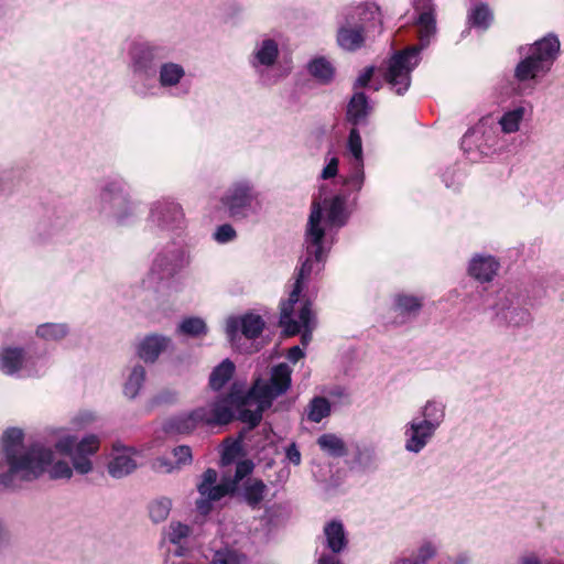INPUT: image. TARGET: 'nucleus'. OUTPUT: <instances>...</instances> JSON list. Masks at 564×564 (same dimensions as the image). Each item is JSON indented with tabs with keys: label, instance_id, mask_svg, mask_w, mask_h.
Instances as JSON below:
<instances>
[{
	"label": "nucleus",
	"instance_id": "nucleus-1",
	"mask_svg": "<svg viewBox=\"0 0 564 564\" xmlns=\"http://www.w3.org/2000/svg\"><path fill=\"white\" fill-rule=\"evenodd\" d=\"M291 373L292 370L286 364H280L272 368L269 381L258 379L246 395L231 392L206 408L176 416L171 420L170 430L191 433L199 426L226 424L232 419L234 406L238 411L239 420L254 427L273 400L288 391L291 386Z\"/></svg>",
	"mask_w": 564,
	"mask_h": 564
},
{
	"label": "nucleus",
	"instance_id": "nucleus-2",
	"mask_svg": "<svg viewBox=\"0 0 564 564\" xmlns=\"http://www.w3.org/2000/svg\"><path fill=\"white\" fill-rule=\"evenodd\" d=\"M23 432L19 429H9L2 437L9 471L0 477V484L6 487H18L23 481H31L40 477L45 470L53 479H69L73 468L68 463L58 460L53 463V453L42 444L35 443L24 448Z\"/></svg>",
	"mask_w": 564,
	"mask_h": 564
},
{
	"label": "nucleus",
	"instance_id": "nucleus-3",
	"mask_svg": "<svg viewBox=\"0 0 564 564\" xmlns=\"http://www.w3.org/2000/svg\"><path fill=\"white\" fill-rule=\"evenodd\" d=\"M414 10L417 14L416 25L421 47L411 46L394 54L389 61L384 78L391 88L402 95L411 84V72L419 64V52L425 46L435 32V19L431 0H414Z\"/></svg>",
	"mask_w": 564,
	"mask_h": 564
},
{
	"label": "nucleus",
	"instance_id": "nucleus-4",
	"mask_svg": "<svg viewBox=\"0 0 564 564\" xmlns=\"http://www.w3.org/2000/svg\"><path fill=\"white\" fill-rule=\"evenodd\" d=\"M345 220V200L341 197L336 196L327 203L325 219H323L319 203H313L305 235L306 259L304 260L308 261L310 259L311 272L314 269L319 271L322 269L321 263L326 258L325 225L341 227Z\"/></svg>",
	"mask_w": 564,
	"mask_h": 564
},
{
	"label": "nucleus",
	"instance_id": "nucleus-5",
	"mask_svg": "<svg viewBox=\"0 0 564 564\" xmlns=\"http://www.w3.org/2000/svg\"><path fill=\"white\" fill-rule=\"evenodd\" d=\"M311 274L310 260L303 261L293 290L288 301L281 304L280 325L288 336H294L302 332V344L307 345L312 339L316 319L312 312L311 303L300 299L304 281Z\"/></svg>",
	"mask_w": 564,
	"mask_h": 564
},
{
	"label": "nucleus",
	"instance_id": "nucleus-6",
	"mask_svg": "<svg viewBox=\"0 0 564 564\" xmlns=\"http://www.w3.org/2000/svg\"><path fill=\"white\" fill-rule=\"evenodd\" d=\"M253 463L251 460H240L236 466L234 479L224 478L220 484H216L217 473L215 469L208 468L203 474V479L197 489L200 498L196 502L199 513L207 514L212 510V502L220 500L223 497L234 492L239 481L251 474Z\"/></svg>",
	"mask_w": 564,
	"mask_h": 564
},
{
	"label": "nucleus",
	"instance_id": "nucleus-7",
	"mask_svg": "<svg viewBox=\"0 0 564 564\" xmlns=\"http://www.w3.org/2000/svg\"><path fill=\"white\" fill-rule=\"evenodd\" d=\"M560 51V41L549 35L536 41L530 48V54L522 59L516 68V77L520 82L534 79L546 74Z\"/></svg>",
	"mask_w": 564,
	"mask_h": 564
},
{
	"label": "nucleus",
	"instance_id": "nucleus-8",
	"mask_svg": "<svg viewBox=\"0 0 564 564\" xmlns=\"http://www.w3.org/2000/svg\"><path fill=\"white\" fill-rule=\"evenodd\" d=\"M55 443L56 449L72 458L74 469L82 475H86L93 470V463L89 456L94 455L99 446L100 441L96 435L84 437L80 442L69 434L62 432Z\"/></svg>",
	"mask_w": 564,
	"mask_h": 564
},
{
	"label": "nucleus",
	"instance_id": "nucleus-9",
	"mask_svg": "<svg viewBox=\"0 0 564 564\" xmlns=\"http://www.w3.org/2000/svg\"><path fill=\"white\" fill-rule=\"evenodd\" d=\"M347 155L349 156L350 173L346 176L345 184L354 191H359L364 184L365 174L361 138L356 128L351 129L349 133Z\"/></svg>",
	"mask_w": 564,
	"mask_h": 564
},
{
	"label": "nucleus",
	"instance_id": "nucleus-10",
	"mask_svg": "<svg viewBox=\"0 0 564 564\" xmlns=\"http://www.w3.org/2000/svg\"><path fill=\"white\" fill-rule=\"evenodd\" d=\"M138 467V452L132 447L115 446L108 463V473L113 478H122Z\"/></svg>",
	"mask_w": 564,
	"mask_h": 564
},
{
	"label": "nucleus",
	"instance_id": "nucleus-11",
	"mask_svg": "<svg viewBox=\"0 0 564 564\" xmlns=\"http://www.w3.org/2000/svg\"><path fill=\"white\" fill-rule=\"evenodd\" d=\"M347 24L368 32L381 25V13L375 3H364L354 8L347 15Z\"/></svg>",
	"mask_w": 564,
	"mask_h": 564
},
{
	"label": "nucleus",
	"instance_id": "nucleus-12",
	"mask_svg": "<svg viewBox=\"0 0 564 564\" xmlns=\"http://www.w3.org/2000/svg\"><path fill=\"white\" fill-rule=\"evenodd\" d=\"M252 202L251 188L243 183L236 184L223 199L232 217L246 216L251 209Z\"/></svg>",
	"mask_w": 564,
	"mask_h": 564
},
{
	"label": "nucleus",
	"instance_id": "nucleus-13",
	"mask_svg": "<svg viewBox=\"0 0 564 564\" xmlns=\"http://www.w3.org/2000/svg\"><path fill=\"white\" fill-rule=\"evenodd\" d=\"M264 326L262 318L258 315L247 314L241 318L230 317L227 319L226 333L230 341H234L241 328L242 334L251 339L260 335Z\"/></svg>",
	"mask_w": 564,
	"mask_h": 564
},
{
	"label": "nucleus",
	"instance_id": "nucleus-14",
	"mask_svg": "<svg viewBox=\"0 0 564 564\" xmlns=\"http://www.w3.org/2000/svg\"><path fill=\"white\" fill-rule=\"evenodd\" d=\"M436 430L431 427L427 423L413 420L405 429V449L412 453H419L424 448Z\"/></svg>",
	"mask_w": 564,
	"mask_h": 564
},
{
	"label": "nucleus",
	"instance_id": "nucleus-15",
	"mask_svg": "<svg viewBox=\"0 0 564 564\" xmlns=\"http://www.w3.org/2000/svg\"><path fill=\"white\" fill-rule=\"evenodd\" d=\"M151 217L164 227H173L181 224L183 212L174 202L159 203L151 212Z\"/></svg>",
	"mask_w": 564,
	"mask_h": 564
},
{
	"label": "nucleus",
	"instance_id": "nucleus-16",
	"mask_svg": "<svg viewBox=\"0 0 564 564\" xmlns=\"http://www.w3.org/2000/svg\"><path fill=\"white\" fill-rule=\"evenodd\" d=\"M498 262L492 257H475L469 264V273L481 282L491 281L498 270Z\"/></svg>",
	"mask_w": 564,
	"mask_h": 564
},
{
	"label": "nucleus",
	"instance_id": "nucleus-17",
	"mask_svg": "<svg viewBox=\"0 0 564 564\" xmlns=\"http://www.w3.org/2000/svg\"><path fill=\"white\" fill-rule=\"evenodd\" d=\"M169 344V339L160 336H148L139 345L138 354L144 361H154L161 351H163Z\"/></svg>",
	"mask_w": 564,
	"mask_h": 564
},
{
	"label": "nucleus",
	"instance_id": "nucleus-18",
	"mask_svg": "<svg viewBox=\"0 0 564 564\" xmlns=\"http://www.w3.org/2000/svg\"><path fill=\"white\" fill-rule=\"evenodd\" d=\"M26 362L23 351L18 348H3L0 351V369L7 375H13Z\"/></svg>",
	"mask_w": 564,
	"mask_h": 564
},
{
	"label": "nucleus",
	"instance_id": "nucleus-19",
	"mask_svg": "<svg viewBox=\"0 0 564 564\" xmlns=\"http://www.w3.org/2000/svg\"><path fill=\"white\" fill-rule=\"evenodd\" d=\"M327 546L334 552H340L347 543L344 527L340 522L332 521L324 528Z\"/></svg>",
	"mask_w": 564,
	"mask_h": 564
},
{
	"label": "nucleus",
	"instance_id": "nucleus-20",
	"mask_svg": "<svg viewBox=\"0 0 564 564\" xmlns=\"http://www.w3.org/2000/svg\"><path fill=\"white\" fill-rule=\"evenodd\" d=\"M338 44L348 51L357 50L364 42V32L356 26L346 25L340 26L337 35Z\"/></svg>",
	"mask_w": 564,
	"mask_h": 564
},
{
	"label": "nucleus",
	"instance_id": "nucleus-21",
	"mask_svg": "<svg viewBox=\"0 0 564 564\" xmlns=\"http://www.w3.org/2000/svg\"><path fill=\"white\" fill-rule=\"evenodd\" d=\"M235 372V365L229 359H225L218 365L209 377V384L212 389H221L232 377Z\"/></svg>",
	"mask_w": 564,
	"mask_h": 564
},
{
	"label": "nucleus",
	"instance_id": "nucleus-22",
	"mask_svg": "<svg viewBox=\"0 0 564 564\" xmlns=\"http://www.w3.org/2000/svg\"><path fill=\"white\" fill-rule=\"evenodd\" d=\"M369 106L366 96L361 93H356L348 105V120L354 124H358L367 116Z\"/></svg>",
	"mask_w": 564,
	"mask_h": 564
},
{
	"label": "nucleus",
	"instance_id": "nucleus-23",
	"mask_svg": "<svg viewBox=\"0 0 564 564\" xmlns=\"http://www.w3.org/2000/svg\"><path fill=\"white\" fill-rule=\"evenodd\" d=\"M423 421L434 430L441 425L445 416V406L436 401H429L422 410Z\"/></svg>",
	"mask_w": 564,
	"mask_h": 564
},
{
	"label": "nucleus",
	"instance_id": "nucleus-24",
	"mask_svg": "<svg viewBox=\"0 0 564 564\" xmlns=\"http://www.w3.org/2000/svg\"><path fill=\"white\" fill-rule=\"evenodd\" d=\"M468 20L473 26L486 30L491 24L494 14L487 4L479 3L470 10Z\"/></svg>",
	"mask_w": 564,
	"mask_h": 564
},
{
	"label": "nucleus",
	"instance_id": "nucleus-25",
	"mask_svg": "<svg viewBox=\"0 0 564 564\" xmlns=\"http://www.w3.org/2000/svg\"><path fill=\"white\" fill-rule=\"evenodd\" d=\"M267 486L262 480L250 479L245 485L243 497L249 506L257 507L264 497Z\"/></svg>",
	"mask_w": 564,
	"mask_h": 564
},
{
	"label": "nucleus",
	"instance_id": "nucleus-26",
	"mask_svg": "<svg viewBox=\"0 0 564 564\" xmlns=\"http://www.w3.org/2000/svg\"><path fill=\"white\" fill-rule=\"evenodd\" d=\"M317 444L324 452L332 456L339 457L346 454L345 443L334 434H323L318 437Z\"/></svg>",
	"mask_w": 564,
	"mask_h": 564
},
{
	"label": "nucleus",
	"instance_id": "nucleus-27",
	"mask_svg": "<svg viewBox=\"0 0 564 564\" xmlns=\"http://www.w3.org/2000/svg\"><path fill=\"white\" fill-rule=\"evenodd\" d=\"M524 113L525 109L523 107H518L513 110L507 111L499 120L502 131L505 133L518 131Z\"/></svg>",
	"mask_w": 564,
	"mask_h": 564
},
{
	"label": "nucleus",
	"instance_id": "nucleus-28",
	"mask_svg": "<svg viewBox=\"0 0 564 564\" xmlns=\"http://www.w3.org/2000/svg\"><path fill=\"white\" fill-rule=\"evenodd\" d=\"M329 412L330 404L328 400L322 397H316L308 404L307 419L312 422L318 423L324 417L328 416Z\"/></svg>",
	"mask_w": 564,
	"mask_h": 564
},
{
	"label": "nucleus",
	"instance_id": "nucleus-29",
	"mask_svg": "<svg viewBox=\"0 0 564 564\" xmlns=\"http://www.w3.org/2000/svg\"><path fill=\"white\" fill-rule=\"evenodd\" d=\"M172 500L166 497L154 499L149 505V514L152 521L162 522L164 521L171 511Z\"/></svg>",
	"mask_w": 564,
	"mask_h": 564
},
{
	"label": "nucleus",
	"instance_id": "nucleus-30",
	"mask_svg": "<svg viewBox=\"0 0 564 564\" xmlns=\"http://www.w3.org/2000/svg\"><path fill=\"white\" fill-rule=\"evenodd\" d=\"M278 56V45L272 40L262 42L260 48L256 53V59L261 65H272Z\"/></svg>",
	"mask_w": 564,
	"mask_h": 564
},
{
	"label": "nucleus",
	"instance_id": "nucleus-31",
	"mask_svg": "<svg viewBox=\"0 0 564 564\" xmlns=\"http://www.w3.org/2000/svg\"><path fill=\"white\" fill-rule=\"evenodd\" d=\"M183 68L173 63L164 64L161 67L160 80L163 86H173L183 77Z\"/></svg>",
	"mask_w": 564,
	"mask_h": 564
},
{
	"label": "nucleus",
	"instance_id": "nucleus-32",
	"mask_svg": "<svg viewBox=\"0 0 564 564\" xmlns=\"http://www.w3.org/2000/svg\"><path fill=\"white\" fill-rule=\"evenodd\" d=\"M178 332L187 336L196 337L206 334L207 327L202 318L188 317L180 324Z\"/></svg>",
	"mask_w": 564,
	"mask_h": 564
},
{
	"label": "nucleus",
	"instance_id": "nucleus-33",
	"mask_svg": "<svg viewBox=\"0 0 564 564\" xmlns=\"http://www.w3.org/2000/svg\"><path fill=\"white\" fill-rule=\"evenodd\" d=\"M311 74L321 82H328L334 76V67L325 58H316L310 64Z\"/></svg>",
	"mask_w": 564,
	"mask_h": 564
},
{
	"label": "nucleus",
	"instance_id": "nucleus-34",
	"mask_svg": "<svg viewBox=\"0 0 564 564\" xmlns=\"http://www.w3.org/2000/svg\"><path fill=\"white\" fill-rule=\"evenodd\" d=\"M422 306L421 299L413 295L400 294L395 299V308L402 314L419 312Z\"/></svg>",
	"mask_w": 564,
	"mask_h": 564
},
{
	"label": "nucleus",
	"instance_id": "nucleus-35",
	"mask_svg": "<svg viewBox=\"0 0 564 564\" xmlns=\"http://www.w3.org/2000/svg\"><path fill=\"white\" fill-rule=\"evenodd\" d=\"M145 371L142 367L133 368L130 373L126 384H124V394L129 398H134L144 380Z\"/></svg>",
	"mask_w": 564,
	"mask_h": 564
},
{
	"label": "nucleus",
	"instance_id": "nucleus-36",
	"mask_svg": "<svg viewBox=\"0 0 564 564\" xmlns=\"http://www.w3.org/2000/svg\"><path fill=\"white\" fill-rule=\"evenodd\" d=\"M67 333L65 325L62 324H43L37 327V336L47 339L55 340L63 338Z\"/></svg>",
	"mask_w": 564,
	"mask_h": 564
},
{
	"label": "nucleus",
	"instance_id": "nucleus-37",
	"mask_svg": "<svg viewBox=\"0 0 564 564\" xmlns=\"http://www.w3.org/2000/svg\"><path fill=\"white\" fill-rule=\"evenodd\" d=\"M191 529L181 522H171L166 531V538L171 543L178 544L188 536Z\"/></svg>",
	"mask_w": 564,
	"mask_h": 564
},
{
	"label": "nucleus",
	"instance_id": "nucleus-38",
	"mask_svg": "<svg viewBox=\"0 0 564 564\" xmlns=\"http://www.w3.org/2000/svg\"><path fill=\"white\" fill-rule=\"evenodd\" d=\"M245 556L232 550L217 551L213 558V564H243Z\"/></svg>",
	"mask_w": 564,
	"mask_h": 564
},
{
	"label": "nucleus",
	"instance_id": "nucleus-39",
	"mask_svg": "<svg viewBox=\"0 0 564 564\" xmlns=\"http://www.w3.org/2000/svg\"><path fill=\"white\" fill-rule=\"evenodd\" d=\"M176 272V265L167 262L165 258H156L153 267L152 274H156L160 280L172 276Z\"/></svg>",
	"mask_w": 564,
	"mask_h": 564
},
{
	"label": "nucleus",
	"instance_id": "nucleus-40",
	"mask_svg": "<svg viewBox=\"0 0 564 564\" xmlns=\"http://www.w3.org/2000/svg\"><path fill=\"white\" fill-rule=\"evenodd\" d=\"M113 188H106L102 194V199L110 203L113 207L120 208L126 204V198L119 193V187L116 184L111 185Z\"/></svg>",
	"mask_w": 564,
	"mask_h": 564
},
{
	"label": "nucleus",
	"instance_id": "nucleus-41",
	"mask_svg": "<svg viewBox=\"0 0 564 564\" xmlns=\"http://www.w3.org/2000/svg\"><path fill=\"white\" fill-rule=\"evenodd\" d=\"M173 457L175 458V465L180 469L181 467L191 464L192 462V449L186 445L177 446L173 449Z\"/></svg>",
	"mask_w": 564,
	"mask_h": 564
},
{
	"label": "nucleus",
	"instance_id": "nucleus-42",
	"mask_svg": "<svg viewBox=\"0 0 564 564\" xmlns=\"http://www.w3.org/2000/svg\"><path fill=\"white\" fill-rule=\"evenodd\" d=\"M240 454V445L235 442L225 446L221 455V464L230 465Z\"/></svg>",
	"mask_w": 564,
	"mask_h": 564
},
{
	"label": "nucleus",
	"instance_id": "nucleus-43",
	"mask_svg": "<svg viewBox=\"0 0 564 564\" xmlns=\"http://www.w3.org/2000/svg\"><path fill=\"white\" fill-rule=\"evenodd\" d=\"M235 236L236 231L230 225L219 226L214 235L215 239L220 243H225L232 240Z\"/></svg>",
	"mask_w": 564,
	"mask_h": 564
},
{
	"label": "nucleus",
	"instance_id": "nucleus-44",
	"mask_svg": "<svg viewBox=\"0 0 564 564\" xmlns=\"http://www.w3.org/2000/svg\"><path fill=\"white\" fill-rule=\"evenodd\" d=\"M140 53L142 54V56H139V51L135 50L133 52V57H134L135 67L141 69V68H145L147 62L153 58V50L150 47H144V48L140 50Z\"/></svg>",
	"mask_w": 564,
	"mask_h": 564
},
{
	"label": "nucleus",
	"instance_id": "nucleus-45",
	"mask_svg": "<svg viewBox=\"0 0 564 564\" xmlns=\"http://www.w3.org/2000/svg\"><path fill=\"white\" fill-rule=\"evenodd\" d=\"M152 468L158 473H172L176 469H178L175 465V463L169 460L164 457H159L152 463Z\"/></svg>",
	"mask_w": 564,
	"mask_h": 564
},
{
	"label": "nucleus",
	"instance_id": "nucleus-46",
	"mask_svg": "<svg viewBox=\"0 0 564 564\" xmlns=\"http://www.w3.org/2000/svg\"><path fill=\"white\" fill-rule=\"evenodd\" d=\"M338 172V159L332 158L322 171V178L328 180L336 176Z\"/></svg>",
	"mask_w": 564,
	"mask_h": 564
},
{
	"label": "nucleus",
	"instance_id": "nucleus-47",
	"mask_svg": "<svg viewBox=\"0 0 564 564\" xmlns=\"http://www.w3.org/2000/svg\"><path fill=\"white\" fill-rule=\"evenodd\" d=\"M434 552L435 550L431 544L423 545L419 551V554L415 558V563L425 562L426 560L433 556Z\"/></svg>",
	"mask_w": 564,
	"mask_h": 564
},
{
	"label": "nucleus",
	"instance_id": "nucleus-48",
	"mask_svg": "<svg viewBox=\"0 0 564 564\" xmlns=\"http://www.w3.org/2000/svg\"><path fill=\"white\" fill-rule=\"evenodd\" d=\"M286 458L293 463L294 465H300L301 463V453L297 447L292 444L286 449Z\"/></svg>",
	"mask_w": 564,
	"mask_h": 564
},
{
	"label": "nucleus",
	"instance_id": "nucleus-49",
	"mask_svg": "<svg viewBox=\"0 0 564 564\" xmlns=\"http://www.w3.org/2000/svg\"><path fill=\"white\" fill-rule=\"evenodd\" d=\"M372 72L373 69L372 68H367L356 80V86L357 87H364L366 86L371 77H372Z\"/></svg>",
	"mask_w": 564,
	"mask_h": 564
},
{
	"label": "nucleus",
	"instance_id": "nucleus-50",
	"mask_svg": "<svg viewBox=\"0 0 564 564\" xmlns=\"http://www.w3.org/2000/svg\"><path fill=\"white\" fill-rule=\"evenodd\" d=\"M303 356L304 352L299 346H294L288 351V359L292 362L299 361L301 358H303Z\"/></svg>",
	"mask_w": 564,
	"mask_h": 564
},
{
	"label": "nucleus",
	"instance_id": "nucleus-51",
	"mask_svg": "<svg viewBox=\"0 0 564 564\" xmlns=\"http://www.w3.org/2000/svg\"><path fill=\"white\" fill-rule=\"evenodd\" d=\"M318 564H341V563L335 556L325 554L319 557Z\"/></svg>",
	"mask_w": 564,
	"mask_h": 564
},
{
	"label": "nucleus",
	"instance_id": "nucleus-52",
	"mask_svg": "<svg viewBox=\"0 0 564 564\" xmlns=\"http://www.w3.org/2000/svg\"><path fill=\"white\" fill-rule=\"evenodd\" d=\"M523 564H540L535 556H529L523 560Z\"/></svg>",
	"mask_w": 564,
	"mask_h": 564
}]
</instances>
